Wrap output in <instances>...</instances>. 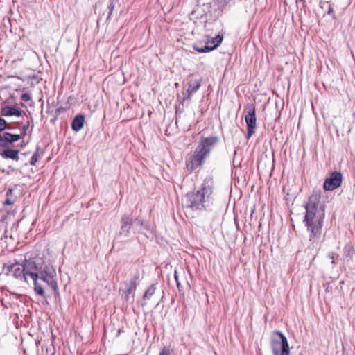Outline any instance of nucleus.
Returning a JSON list of instances; mask_svg holds the SVG:
<instances>
[{"instance_id": "obj_15", "label": "nucleus", "mask_w": 355, "mask_h": 355, "mask_svg": "<svg viewBox=\"0 0 355 355\" xmlns=\"http://www.w3.org/2000/svg\"><path fill=\"white\" fill-rule=\"evenodd\" d=\"M214 181L211 176H207L203 180L200 186V191L205 195V196L209 199L213 203L212 194L214 193Z\"/></svg>"}, {"instance_id": "obj_14", "label": "nucleus", "mask_w": 355, "mask_h": 355, "mask_svg": "<svg viewBox=\"0 0 355 355\" xmlns=\"http://www.w3.org/2000/svg\"><path fill=\"white\" fill-rule=\"evenodd\" d=\"M223 37L218 35L209 40L203 47L193 46L194 50L198 53H207L216 49L222 42Z\"/></svg>"}, {"instance_id": "obj_2", "label": "nucleus", "mask_w": 355, "mask_h": 355, "mask_svg": "<svg viewBox=\"0 0 355 355\" xmlns=\"http://www.w3.org/2000/svg\"><path fill=\"white\" fill-rule=\"evenodd\" d=\"M213 203L198 189L186 194L185 207L193 211L209 208Z\"/></svg>"}, {"instance_id": "obj_33", "label": "nucleus", "mask_w": 355, "mask_h": 355, "mask_svg": "<svg viewBox=\"0 0 355 355\" xmlns=\"http://www.w3.org/2000/svg\"><path fill=\"white\" fill-rule=\"evenodd\" d=\"M159 355H170L169 350L164 348L160 352Z\"/></svg>"}, {"instance_id": "obj_30", "label": "nucleus", "mask_w": 355, "mask_h": 355, "mask_svg": "<svg viewBox=\"0 0 355 355\" xmlns=\"http://www.w3.org/2000/svg\"><path fill=\"white\" fill-rule=\"evenodd\" d=\"M174 277H175V282H176V284H177V287H178V290L180 291H182V285L180 284V282L179 280V277L178 275V272L176 270H175Z\"/></svg>"}, {"instance_id": "obj_17", "label": "nucleus", "mask_w": 355, "mask_h": 355, "mask_svg": "<svg viewBox=\"0 0 355 355\" xmlns=\"http://www.w3.org/2000/svg\"><path fill=\"white\" fill-rule=\"evenodd\" d=\"M12 275H13L17 279L23 280L25 282H28L26 277L28 275L26 274V269L24 261L22 264H19L17 262V266L14 268V271Z\"/></svg>"}, {"instance_id": "obj_21", "label": "nucleus", "mask_w": 355, "mask_h": 355, "mask_svg": "<svg viewBox=\"0 0 355 355\" xmlns=\"http://www.w3.org/2000/svg\"><path fill=\"white\" fill-rule=\"evenodd\" d=\"M44 154V150L40 148L38 146L36 148V150L34 152L33 155H32L31 160H30V164L31 166H35L36 163L37 162L39 158Z\"/></svg>"}, {"instance_id": "obj_11", "label": "nucleus", "mask_w": 355, "mask_h": 355, "mask_svg": "<svg viewBox=\"0 0 355 355\" xmlns=\"http://www.w3.org/2000/svg\"><path fill=\"white\" fill-rule=\"evenodd\" d=\"M342 181V173L336 171H332L330 173L329 177L325 179L323 189L324 191H334L340 187Z\"/></svg>"}, {"instance_id": "obj_28", "label": "nucleus", "mask_w": 355, "mask_h": 355, "mask_svg": "<svg viewBox=\"0 0 355 355\" xmlns=\"http://www.w3.org/2000/svg\"><path fill=\"white\" fill-rule=\"evenodd\" d=\"M328 257L331 259V263L332 265V268L337 263V261L339 259V254L336 252H330L328 254Z\"/></svg>"}, {"instance_id": "obj_1", "label": "nucleus", "mask_w": 355, "mask_h": 355, "mask_svg": "<svg viewBox=\"0 0 355 355\" xmlns=\"http://www.w3.org/2000/svg\"><path fill=\"white\" fill-rule=\"evenodd\" d=\"M321 189L315 188L309 197L304 207L306 209L303 223L309 232V241L318 243L325 218V204L321 202Z\"/></svg>"}, {"instance_id": "obj_8", "label": "nucleus", "mask_w": 355, "mask_h": 355, "mask_svg": "<svg viewBox=\"0 0 355 355\" xmlns=\"http://www.w3.org/2000/svg\"><path fill=\"white\" fill-rule=\"evenodd\" d=\"M208 156L206 152H204L200 147L196 146L193 154L186 161L187 170L191 172L198 168L202 167L205 164L206 158Z\"/></svg>"}, {"instance_id": "obj_3", "label": "nucleus", "mask_w": 355, "mask_h": 355, "mask_svg": "<svg viewBox=\"0 0 355 355\" xmlns=\"http://www.w3.org/2000/svg\"><path fill=\"white\" fill-rule=\"evenodd\" d=\"M137 226L147 230L149 229L148 224L145 223L144 220L141 218L137 217L133 220L130 214H124L120 220V230L118 236L125 238L128 237L130 234L131 229L135 230V227Z\"/></svg>"}, {"instance_id": "obj_16", "label": "nucleus", "mask_w": 355, "mask_h": 355, "mask_svg": "<svg viewBox=\"0 0 355 355\" xmlns=\"http://www.w3.org/2000/svg\"><path fill=\"white\" fill-rule=\"evenodd\" d=\"M24 111L20 108L15 106L10 105H2L0 110L1 116L8 117V116H20L22 115Z\"/></svg>"}, {"instance_id": "obj_37", "label": "nucleus", "mask_w": 355, "mask_h": 355, "mask_svg": "<svg viewBox=\"0 0 355 355\" xmlns=\"http://www.w3.org/2000/svg\"><path fill=\"white\" fill-rule=\"evenodd\" d=\"M33 125L31 126V131H30L31 133L33 131Z\"/></svg>"}, {"instance_id": "obj_4", "label": "nucleus", "mask_w": 355, "mask_h": 355, "mask_svg": "<svg viewBox=\"0 0 355 355\" xmlns=\"http://www.w3.org/2000/svg\"><path fill=\"white\" fill-rule=\"evenodd\" d=\"M270 346L273 355H289L290 349L286 337L279 330L273 332Z\"/></svg>"}, {"instance_id": "obj_32", "label": "nucleus", "mask_w": 355, "mask_h": 355, "mask_svg": "<svg viewBox=\"0 0 355 355\" xmlns=\"http://www.w3.org/2000/svg\"><path fill=\"white\" fill-rule=\"evenodd\" d=\"M114 6H115V5H114V1H111L110 3V4H109V6H108V8H109V10H110V13H109V15H108V17H110V15H111V13H112V10H113V9H114Z\"/></svg>"}, {"instance_id": "obj_31", "label": "nucleus", "mask_w": 355, "mask_h": 355, "mask_svg": "<svg viewBox=\"0 0 355 355\" xmlns=\"http://www.w3.org/2000/svg\"><path fill=\"white\" fill-rule=\"evenodd\" d=\"M21 99L26 102L31 99V96L28 93H24L21 96Z\"/></svg>"}, {"instance_id": "obj_36", "label": "nucleus", "mask_w": 355, "mask_h": 355, "mask_svg": "<svg viewBox=\"0 0 355 355\" xmlns=\"http://www.w3.org/2000/svg\"><path fill=\"white\" fill-rule=\"evenodd\" d=\"M57 112H58V114H59V113H60V108H58V109L57 110Z\"/></svg>"}, {"instance_id": "obj_5", "label": "nucleus", "mask_w": 355, "mask_h": 355, "mask_svg": "<svg viewBox=\"0 0 355 355\" xmlns=\"http://www.w3.org/2000/svg\"><path fill=\"white\" fill-rule=\"evenodd\" d=\"M24 261L26 266V274L31 278L38 277L43 270L51 266L46 265L44 261L40 257L25 259Z\"/></svg>"}, {"instance_id": "obj_23", "label": "nucleus", "mask_w": 355, "mask_h": 355, "mask_svg": "<svg viewBox=\"0 0 355 355\" xmlns=\"http://www.w3.org/2000/svg\"><path fill=\"white\" fill-rule=\"evenodd\" d=\"M13 189L9 188L6 191V198L4 201V205H11L14 204L16 200V196L13 195Z\"/></svg>"}, {"instance_id": "obj_12", "label": "nucleus", "mask_w": 355, "mask_h": 355, "mask_svg": "<svg viewBox=\"0 0 355 355\" xmlns=\"http://www.w3.org/2000/svg\"><path fill=\"white\" fill-rule=\"evenodd\" d=\"M201 85L202 79H189L187 82L188 88L185 91H182L183 97L181 103H183L186 100L190 99L191 96L200 89Z\"/></svg>"}, {"instance_id": "obj_26", "label": "nucleus", "mask_w": 355, "mask_h": 355, "mask_svg": "<svg viewBox=\"0 0 355 355\" xmlns=\"http://www.w3.org/2000/svg\"><path fill=\"white\" fill-rule=\"evenodd\" d=\"M139 277H140L139 272L138 271H137L134 274V275L131 277L130 282H124L123 284H130L132 286L137 287L139 280Z\"/></svg>"}, {"instance_id": "obj_38", "label": "nucleus", "mask_w": 355, "mask_h": 355, "mask_svg": "<svg viewBox=\"0 0 355 355\" xmlns=\"http://www.w3.org/2000/svg\"><path fill=\"white\" fill-rule=\"evenodd\" d=\"M55 354V352H52L50 355H54Z\"/></svg>"}, {"instance_id": "obj_18", "label": "nucleus", "mask_w": 355, "mask_h": 355, "mask_svg": "<svg viewBox=\"0 0 355 355\" xmlns=\"http://www.w3.org/2000/svg\"><path fill=\"white\" fill-rule=\"evenodd\" d=\"M85 123V116L83 114L76 115L71 122V129L75 132L80 130Z\"/></svg>"}, {"instance_id": "obj_19", "label": "nucleus", "mask_w": 355, "mask_h": 355, "mask_svg": "<svg viewBox=\"0 0 355 355\" xmlns=\"http://www.w3.org/2000/svg\"><path fill=\"white\" fill-rule=\"evenodd\" d=\"M343 257L345 261L349 262L351 261L355 254V250L352 244L347 243L343 248Z\"/></svg>"}, {"instance_id": "obj_10", "label": "nucleus", "mask_w": 355, "mask_h": 355, "mask_svg": "<svg viewBox=\"0 0 355 355\" xmlns=\"http://www.w3.org/2000/svg\"><path fill=\"white\" fill-rule=\"evenodd\" d=\"M30 126V123H28L24 125L20 128V134H12L10 132H6L2 136L0 135V146L1 147H8V145H11L16 141H18L21 139L24 138L26 135V131Z\"/></svg>"}, {"instance_id": "obj_22", "label": "nucleus", "mask_w": 355, "mask_h": 355, "mask_svg": "<svg viewBox=\"0 0 355 355\" xmlns=\"http://www.w3.org/2000/svg\"><path fill=\"white\" fill-rule=\"evenodd\" d=\"M17 266V262L15 261V263H5L3 266V271L4 272L5 275L8 276L12 275V272L14 271V268Z\"/></svg>"}, {"instance_id": "obj_13", "label": "nucleus", "mask_w": 355, "mask_h": 355, "mask_svg": "<svg viewBox=\"0 0 355 355\" xmlns=\"http://www.w3.org/2000/svg\"><path fill=\"white\" fill-rule=\"evenodd\" d=\"M219 138L216 135L209 137H202L197 146L200 147L204 152L209 155L214 147L218 144Z\"/></svg>"}, {"instance_id": "obj_34", "label": "nucleus", "mask_w": 355, "mask_h": 355, "mask_svg": "<svg viewBox=\"0 0 355 355\" xmlns=\"http://www.w3.org/2000/svg\"><path fill=\"white\" fill-rule=\"evenodd\" d=\"M26 145V144L23 141L21 144V145H17V146H15V145H11V148H15V147H20V148H23Z\"/></svg>"}, {"instance_id": "obj_35", "label": "nucleus", "mask_w": 355, "mask_h": 355, "mask_svg": "<svg viewBox=\"0 0 355 355\" xmlns=\"http://www.w3.org/2000/svg\"><path fill=\"white\" fill-rule=\"evenodd\" d=\"M14 129H15V128L10 125V128H7L6 130H14Z\"/></svg>"}, {"instance_id": "obj_24", "label": "nucleus", "mask_w": 355, "mask_h": 355, "mask_svg": "<svg viewBox=\"0 0 355 355\" xmlns=\"http://www.w3.org/2000/svg\"><path fill=\"white\" fill-rule=\"evenodd\" d=\"M127 288L124 291L125 297L124 299L126 302H128L130 300V295H132V297L135 296V293L137 287L132 286L130 284H125Z\"/></svg>"}, {"instance_id": "obj_27", "label": "nucleus", "mask_w": 355, "mask_h": 355, "mask_svg": "<svg viewBox=\"0 0 355 355\" xmlns=\"http://www.w3.org/2000/svg\"><path fill=\"white\" fill-rule=\"evenodd\" d=\"M219 4V8L223 11L227 6H230L234 3V0H218Z\"/></svg>"}, {"instance_id": "obj_29", "label": "nucleus", "mask_w": 355, "mask_h": 355, "mask_svg": "<svg viewBox=\"0 0 355 355\" xmlns=\"http://www.w3.org/2000/svg\"><path fill=\"white\" fill-rule=\"evenodd\" d=\"M325 4L328 6L327 14L331 15L332 18L334 19H336V15H335L334 12V8L331 6V5L329 4L328 2H326V3H324V5H325Z\"/></svg>"}, {"instance_id": "obj_20", "label": "nucleus", "mask_w": 355, "mask_h": 355, "mask_svg": "<svg viewBox=\"0 0 355 355\" xmlns=\"http://www.w3.org/2000/svg\"><path fill=\"white\" fill-rule=\"evenodd\" d=\"M32 279L34 281V290L35 293L43 297H46L43 284L41 281L38 280V277H33Z\"/></svg>"}, {"instance_id": "obj_6", "label": "nucleus", "mask_w": 355, "mask_h": 355, "mask_svg": "<svg viewBox=\"0 0 355 355\" xmlns=\"http://www.w3.org/2000/svg\"><path fill=\"white\" fill-rule=\"evenodd\" d=\"M7 128H10V125L7 123V121L2 117L0 116V135H3L6 132ZM19 150L17 148H12L8 145V147H1L0 146V155L3 159H10L15 161H18L19 159Z\"/></svg>"}, {"instance_id": "obj_9", "label": "nucleus", "mask_w": 355, "mask_h": 355, "mask_svg": "<svg viewBox=\"0 0 355 355\" xmlns=\"http://www.w3.org/2000/svg\"><path fill=\"white\" fill-rule=\"evenodd\" d=\"M55 277V269L53 266H50L49 268L43 270L38 277V280L46 284L49 288H51L54 292L55 295L58 294V286Z\"/></svg>"}, {"instance_id": "obj_25", "label": "nucleus", "mask_w": 355, "mask_h": 355, "mask_svg": "<svg viewBox=\"0 0 355 355\" xmlns=\"http://www.w3.org/2000/svg\"><path fill=\"white\" fill-rule=\"evenodd\" d=\"M156 287L155 284H151L144 292L143 300L150 299L155 293Z\"/></svg>"}, {"instance_id": "obj_7", "label": "nucleus", "mask_w": 355, "mask_h": 355, "mask_svg": "<svg viewBox=\"0 0 355 355\" xmlns=\"http://www.w3.org/2000/svg\"><path fill=\"white\" fill-rule=\"evenodd\" d=\"M245 121L247 125L246 137L249 139L254 133L257 127L256 107L253 103H248L243 111Z\"/></svg>"}]
</instances>
